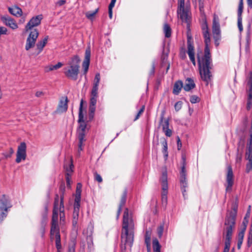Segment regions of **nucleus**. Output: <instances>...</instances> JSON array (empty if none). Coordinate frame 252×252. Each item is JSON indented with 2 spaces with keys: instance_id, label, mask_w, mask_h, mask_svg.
Masks as SVG:
<instances>
[{
  "instance_id": "nucleus-1",
  "label": "nucleus",
  "mask_w": 252,
  "mask_h": 252,
  "mask_svg": "<svg viewBox=\"0 0 252 252\" xmlns=\"http://www.w3.org/2000/svg\"><path fill=\"white\" fill-rule=\"evenodd\" d=\"M202 30L205 44L204 55L201 57L199 55L197 54V58L201 78L205 82L206 85H208L211 81L212 78L211 70L212 68L213 64L209 49V45L211 41L210 33L206 22L202 26Z\"/></svg>"
},
{
  "instance_id": "nucleus-2",
  "label": "nucleus",
  "mask_w": 252,
  "mask_h": 252,
  "mask_svg": "<svg viewBox=\"0 0 252 252\" xmlns=\"http://www.w3.org/2000/svg\"><path fill=\"white\" fill-rule=\"evenodd\" d=\"M135 224L131 213L127 208H125L121 230V252H126V245L132 247L134 240Z\"/></svg>"
},
{
  "instance_id": "nucleus-3",
  "label": "nucleus",
  "mask_w": 252,
  "mask_h": 252,
  "mask_svg": "<svg viewBox=\"0 0 252 252\" xmlns=\"http://www.w3.org/2000/svg\"><path fill=\"white\" fill-rule=\"evenodd\" d=\"M80 59L78 55H75L71 57L67 63L68 67L64 68V73L65 75L73 80H76L79 72V63Z\"/></svg>"
},
{
  "instance_id": "nucleus-4",
  "label": "nucleus",
  "mask_w": 252,
  "mask_h": 252,
  "mask_svg": "<svg viewBox=\"0 0 252 252\" xmlns=\"http://www.w3.org/2000/svg\"><path fill=\"white\" fill-rule=\"evenodd\" d=\"M83 100L81 101L79 110V119L78 122L80 124L79 128L77 130L78 138L79 140L78 151L82 150V146L83 142L85 141V130L86 128V125L84 122V116L83 114Z\"/></svg>"
},
{
  "instance_id": "nucleus-5",
  "label": "nucleus",
  "mask_w": 252,
  "mask_h": 252,
  "mask_svg": "<svg viewBox=\"0 0 252 252\" xmlns=\"http://www.w3.org/2000/svg\"><path fill=\"white\" fill-rule=\"evenodd\" d=\"M234 217L230 216L227 218L224 221V233H225V249L229 250L230 247V241L233 232V229L234 228Z\"/></svg>"
},
{
  "instance_id": "nucleus-6",
  "label": "nucleus",
  "mask_w": 252,
  "mask_h": 252,
  "mask_svg": "<svg viewBox=\"0 0 252 252\" xmlns=\"http://www.w3.org/2000/svg\"><path fill=\"white\" fill-rule=\"evenodd\" d=\"M182 166L181 171L180 173V181L181 184V189L183 195V196L185 198L186 194V188H188V183L187 180V171L186 169V157L184 156H182Z\"/></svg>"
},
{
  "instance_id": "nucleus-7",
  "label": "nucleus",
  "mask_w": 252,
  "mask_h": 252,
  "mask_svg": "<svg viewBox=\"0 0 252 252\" xmlns=\"http://www.w3.org/2000/svg\"><path fill=\"white\" fill-rule=\"evenodd\" d=\"M162 187L161 202L163 206L166 207L167 204L168 183L166 171L163 172L160 178Z\"/></svg>"
},
{
  "instance_id": "nucleus-8",
  "label": "nucleus",
  "mask_w": 252,
  "mask_h": 252,
  "mask_svg": "<svg viewBox=\"0 0 252 252\" xmlns=\"http://www.w3.org/2000/svg\"><path fill=\"white\" fill-rule=\"evenodd\" d=\"M177 12L182 21L189 24V11L185 8V0H178Z\"/></svg>"
},
{
  "instance_id": "nucleus-9",
  "label": "nucleus",
  "mask_w": 252,
  "mask_h": 252,
  "mask_svg": "<svg viewBox=\"0 0 252 252\" xmlns=\"http://www.w3.org/2000/svg\"><path fill=\"white\" fill-rule=\"evenodd\" d=\"M38 35L39 32L36 29H34L31 32L26 40L25 49L27 51L34 46Z\"/></svg>"
},
{
  "instance_id": "nucleus-10",
  "label": "nucleus",
  "mask_w": 252,
  "mask_h": 252,
  "mask_svg": "<svg viewBox=\"0 0 252 252\" xmlns=\"http://www.w3.org/2000/svg\"><path fill=\"white\" fill-rule=\"evenodd\" d=\"M27 146L25 142H21L18 147L15 161L19 163L22 160H25L27 157Z\"/></svg>"
},
{
  "instance_id": "nucleus-11",
  "label": "nucleus",
  "mask_w": 252,
  "mask_h": 252,
  "mask_svg": "<svg viewBox=\"0 0 252 252\" xmlns=\"http://www.w3.org/2000/svg\"><path fill=\"white\" fill-rule=\"evenodd\" d=\"M247 148L246 158L248 162L246 164V172L249 173L252 171V141H248Z\"/></svg>"
},
{
  "instance_id": "nucleus-12",
  "label": "nucleus",
  "mask_w": 252,
  "mask_h": 252,
  "mask_svg": "<svg viewBox=\"0 0 252 252\" xmlns=\"http://www.w3.org/2000/svg\"><path fill=\"white\" fill-rule=\"evenodd\" d=\"M212 31L215 44L218 46L219 45L218 41L220 39L221 36L220 24L219 21L217 20L216 17H214L213 19Z\"/></svg>"
},
{
  "instance_id": "nucleus-13",
  "label": "nucleus",
  "mask_w": 252,
  "mask_h": 252,
  "mask_svg": "<svg viewBox=\"0 0 252 252\" xmlns=\"http://www.w3.org/2000/svg\"><path fill=\"white\" fill-rule=\"evenodd\" d=\"M58 215L52 214L51 220V227L50 230V234L51 236L60 234V228L58 224Z\"/></svg>"
},
{
  "instance_id": "nucleus-14",
  "label": "nucleus",
  "mask_w": 252,
  "mask_h": 252,
  "mask_svg": "<svg viewBox=\"0 0 252 252\" xmlns=\"http://www.w3.org/2000/svg\"><path fill=\"white\" fill-rule=\"evenodd\" d=\"M188 51L187 53L189 55V59L194 66L196 65V62L194 56V48L193 46V41L191 38L188 37L187 40Z\"/></svg>"
},
{
  "instance_id": "nucleus-15",
  "label": "nucleus",
  "mask_w": 252,
  "mask_h": 252,
  "mask_svg": "<svg viewBox=\"0 0 252 252\" xmlns=\"http://www.w3.org/2000/svg\"><path fill=\"white\" fill-rule=\"evenodd\" d=\"M227 186L226 190H230L234 183V175L233 173L232 168L230 165L227 167V173L226 175Z\"/></svg>"
},
{
  "instance_id": "nucleus-16",
  "label": "nucleus",
  "mask_w": 252,
  "mask_h": 252,
  "mask_svg": "<svg viewBox=\"0 0 252 252\" xmlns=\"http://www.w3.org/2000/svg\"><path fill=\"white\" fill-rule=\"evenodd\" d=\"M42 19V15H39L35 17H32L27 24L25 29L27 31L31 30L34 27L38 26Z\"/></svg>"
},
{
  "instance_id": "nucleus-17",
  "label": "nucleus",
  "mask_w": 252,
  "mask_h": 252,
  "mask_svg": "<svg viewBox=\"0 0 252 252\" xmlns=\"http://www.w3.org/2000/svg\"><path fill=\"white\" fill-rule=\"evenodd\" d=\"M243 0H240L237 11V24L239 30L240 32H241L243 30L242 25V13L243 11Z\"/></svg>"
},
{
  "instance_id": "nucleus-18",
  "label": "nucleus",
  "mask_w": 252,
  "mask_h": 252,
  "mask_svg": "<svg viewBox=\"0 0 252 252\" xmlns=\"http://www.w3.org/2000/svg\"><path fill=\"white\" fill-rule=\"evenodd\" d=\"M91 58V48L88 46L86 51L85 54V58L82 63V67L84 69V73L86 74L88 69L90 63Z\"/></svg>"
},
{
  "instance_id": "nucleus-19",
  "label": "nucleus",
  "mask_w": 252,
  "mask_h": 252,
  "mask_svg": "<svg viewBox=\"0 0 252 252\" xmlns=\"http://www.w3.org/2000/svg\"><path fill=\"white\" fill-rule=\"evenodd\" d=\"M1 20L6 26H9L12 29L15 30L18 28V25L16 23L15 21L9 16H1Z\"/></svg>"
},
{
  "instance_id": "nucleus-20",
  "label": "nucleus",
  "mask_w": 252,
  "mask_h": 252,
  "mask_svg": "<svg viewBox=\"0 0 252 252\" xmlns=\"http://www.w3.org/2000/svg\"><path fill=\"white\" fill-rule=\"evenodd\" d=\"M12 207L9 197L3 194L0 198V208L10 209Z\"/></svg>"
},
{
  "instance_id": "nucleus-21",
  "label": "nucleus",
  "mask_w": 252,
  "mask_h": 252,
  "mask_svg": "<svg viewBox=\"0 0 252 252\" xmlns=\"http://www.w3.org/2000/svg\"><path fill=\"white\" fill-rule=\"evenodd\" d=\"M67 97L61 99L57 109V113H62L66 112L67 109Z\"/></svg>"
},
{
  "instance_id": "nucleus-22",
  "label": "nucleus",
  "mask_w": 252,
  "mask_h": 252,
  "mask_svg": "<svg viewBox=\"0 0 252 252\" xmlns=\"http://www.w3.org/2000/svg\"><path fill=\"white\" fill-rule=\"evenodd\" d=\"M126 196H127V190L126 189H125L123 191V194L121 196L120 202L119 205L118 210L117 211V214L116 218L117 219H118L119 218V216L121 214V211L122 207L125 205L126 202Z\"/></svg>"
},
{
  "instance_id": "nucleus-23",
  "label": "nucleus",
  "mask_w": 252,
  "mask_h": 252,
  "mask_svg": "<svg viewBox=\"0 0 252 252\" xmlns=\"http://www.w3.org/2000/svg\"><path fill=\"white\" fill-rule=\"evenodd\" d=\"M195 87V84L193 79L188 78L186 79L183 88L186 91H189Z\"/></svg>"
},
{
  "instance_id": "nucleus-24",
  "label": "nucleus",
  "mask_w": 252,
  "mask_h": 252,
  "mask_svg": "<svg viewBox=\"0 0 252 252\" xmlns=\"http://www.w3.org/2000/svg\"><path fill=\"white\" fill-rule=\"evenodd\" d=\"M48 39V36H46L43 39L39 40L36 44L37 54H39L43 50V48L46 45Z\"/></svg>"
},
{
  "instance_id": "nucleus-25",
  "label": "nucleus",
  "mask_w": 252,
  "mask_h": 252,
  "mask_svg": "<svg viewBox=\"0 0 252 252\" xmlns=\"http://www.w3.org/2000/svg\"><path fill=\"white\" fill-rule=\"evenodd\" d=\"M8 11L10 14L17 17L21 16L23 13L22 9L17 6L9 7Z\"/></svg>"
},
{
  "instance_id": "nucleus-26",
  "label": "nucleus",
  "mask_w": 252,
  "mask_h": 252,
  "mask_svg": "<svg viewBox=\"0 0 252 252\" xmlns=\"http://www.w3.org/2000/svg\"><path fill=\"white\" fill-rule=\"evenodd\" d=\"M183 88V84L182 81L180 80L176 81L173 86V93L176 95L178 94Z\"/></svg>"
},
{
  "instance_id": "nucleus-27",
  "label": "nucleus",
  "mask_w": 252,
  "mask_h": 252,
  "mask_svg": "<svg viewBox=\"0 0 252 252\" xmlns=\"http://www.w3.org/2000/svg\"><path fill=\"white\" fill-rule=\"evenodd\" d=\"M100 80V76L99 73L96 74L94 80L93 86L92 91L98 92Z\"/></svg>"
},
{
  "instance_id": "nucleus-28",
  "label": "nucleus",
  "mask_w": 252,
  "mask_h": 252,
  "mask_svg": "<svg viewBox=\"0 0 252 252\" xmlns=\"http://www.w3.org/2000/svg\"><path fill=\"white\" fill-rule=\"evenodd\" d=\"M80 207L74 206V210L73 213V224L75 225L77 223L79 217Z\"/></svg>"
},
{
  "instance_id": "nucleus-29",
  "label": "nucleus",
  "mask_w": 252,
  "mask_h": 252,
  "mask_svg": "<svg viewBox=\"0 0 252 252\" xmlns=\"http://www.w3.org/2000/svg\"><path fill=\"white\" fill-rule=\"evenodd\" d=\"M161 144L163 146L162 153L163 154L164 159L166 160L168 157L167 141L164 138H163Z\"/></svg>"
},
{
  "instance_id": "nucleus-30",
  "label": "nucleus",
  "mask_w": 252,
  "mask_h": 252,
  "mask_svg": "<svg viewBox=\"0 0 252 252\" xmlns=\"http://www.w3.org/2000/svg\"><path fill=\"white\" fill-rule=\"evenodd\" d=\"M145 243L146 245L147 249L148 250L150 249L151 245V232L146 230L145 235Z\"/></svg>"
},
{
  "instance_id": "nucleus-31",
  "label": "nucleus",
  "mask_w": 252,
  "mask_h": 252,
  "mask_svg": "<svg viewBox=\"0 0 252 252\" xmlns=\"http://www.w3.org/2000/svg\"><path fill=\"white\" fill-rule=\"evenodd\" d=\"M98 97V92L91 91L90 104L96 105Z\"/></svg>"
},
{
  "instance_id": "nucleus-32",
  "label": "nucleus",
  "mask_w": 252,
  "mask_h": 252,
  "mask_svg": "<svg viewBox=\"0 0 252 252\" xmlns=\"http://www.w3.org/2000/svg\"><path fill=\"white\" fill-rule=\"evenodd\" d=\"M59 204V197L58 194H56V197L55 198L54 203L53 214L58 215Z\"/></svg>"
},
{
  "instance_id": "nucleus-33",
  "label": "nucleus",
  "mask_w": 252,
  "mask_h": 252,
  "mask_svg": "<svg viewBox=\"0 0 252 252\" xmlns=\"http://www.w3.org/2000/svg\"><path fill=\"white\" fill-rule=\"evenodd\" d=\"M164 112L160 116V122L162 126V130L169 127V121L168 120H164Z\"/></svg>"
},
{
  "instance_id": "nucleus-34",
  "label": "nucleus",
  "mask_w": 252,
  "mask_h": 252,
  "mask_svg": "<svg viewBox=\"0 0 252 252\" xmlns=\"http://www.w3.org/2000/svg\"><path fill=\"white\" fill-rule=\"evenodd\" d=\"M63 65V64L62 63L59 62L56 65H49V66L46 67L45 71L46 72H49V71H52L54 70H57V69L61 68Z\"/></svg>"
},
{
  "instance_id": "nucleus-35",
  "label": "nucleus",
  "mask_w": 252,
  "mask_h": 252,
  "mask_svg": "<svg viewBox=\"0 0 252 252\" xmlns=\"http://www.w3.org/2000/svg\"><path fill=\"white\" fill-rule=\"evenodd\" d=\"M153 248L154 252H160L161 246L157 238L153 240Z\"/></svg>"
},
{
  "instance_id": "nucleus-36",
  "label": "nucleus",
  "mask_w": 252,
  "mask_h": 252,
  "mask_svg": "<svg viewBox=\"0 0 252 252\" xmlns=\"http://www.w3.org/2000/svg\"><path fill=\"white\" fill-rule=\"evenodd\" d=\"M163 32L165 34V36L169 38L171 35V29L170 26L167 23H165L163 26Z\"/></svg>"
},
{
  "instance_id": "nucleus-37",
  "label": "nucleus",
  "mask_w": 252,
  "mask_h": 252,
  "mask_svg": "<svg viewBox=\"0 0 252 252\" xmlns=\"http://www.w3.org/2000/svg\"><path fill=\"white\" fill-rule=\"evenodd\" d=\"M10 209L1 208H0V220L3 221V220L7 216L8 213Z\"/></svg>"
},
{
  "instance_id": "nucleus-38",
  "label": "nucleus",
  "mask_w": 252,
  "mask_h": 252,
  "mask_svg": "<svg viewBox=\"0 0 252 252\" xmlns=\"http://www.w3.org/2000/svg\"><path fill=\"white\" fill-rule=\"evenodd\" d=\"M236 215H237V207H236V208L234 207L233 211H230L227 213L226 217H225V221L226 220L227 218H229V217H230L231 216L233 217H234L233 219H234V226H235Z\"/></svg>"
},
{
  "instance_id": "nucleus-39",
  "label": "nucleus",
  "mask_w": 252,
  "mask_h": 252,
  "mask_svg": "<svg viewBox=\"0 0 252 252\" xmlns=\"http://www.w3.org/2000/svg\"><path fill=\"white\" fill-rule=\"evenodd\" d=\"M244 235V231L242 230L238 234V241L237 244L238 248L239 249L241 248V246L243 242V240Z\"/></svg>"
},
{
  "instance_id": "nucleus-40",
  "label": "nucleus",
  "mask_w": 252,
  "mask_h": 252,
  "mask_svg": "<svg viewBox=\"0 0 252 252\" xmlns=\"http://www.w3.org/2000/svg\"><path fill=\"white\" fill-rule=\"evenodd\" d=\"M98 9H95L94 11H88L86 13V16L89 19H92L98 12Z\"/></svg>"
},
{
  "instance_id": "nucleus-41",
  "label": "nucleus",
  "mask_w": 252,
  "mask_h": 252,
  "mask_svg": "<svg viewBox=\"0 0 252 252\" xmlns=\"http://www.w3.org/2000/svg\"><path fill=\"white\" fill-rule=\"evenodd\" d=\"M80 200H81V194H76L75 200H74V206H77V207H80Z\"/></svg>"
},
{
  "instance_id": "nucleus-42",
  "label": "nucleus",
  "mask_w": 252,
  "mask_h": 252,
  "mask_svg": "<svg viewBox=\"0 0 252 252\" xmlns=\"http://www.w3.org/2000/svg\"><path fill=\"white\" fill-rule=\"evenodd\" d=\"M56 239V247L57 249H61L62 246L61 243V236L60 234H58L55 236Z\"/></svg>"
},
{
  "instance_id": "nucleus-43",
  "label": "nucleus",
  "mask_w": 252,
  "mask_h": 252,
  "mask_svg": "<svg viewBox=\"0 0 252 252\" xmlns=\"http://www.w3.org/2000/svg\"><path fill=\"white\" fill-rule=\"evenodd\" d=\"M164 227V223H162L157 228L158 235L159 238H161L163 235Z\"/></svg>"
},
{
  "instance_id": "nucleus-44",
  "label": "nucleus",
  "mask_w": 252,
  "mask_h": 252,
  "mask_svg": "<svg viewBox=\"0 0 252 252\" xmlns=\"http://www.w3.org/2000/svg\"><path fill=\"white\" fill-rule=\"evenodd\" d=\"M64 204H63V194L61 196V200L60 203V207H59V211L60 212L64 211Z\"/></svg>"
},
{
  "instance_id": "nucleus-45",
  "label": "nucleus",
  "mask_w": 252,
  "mask_h": 252,
  "mask_svg": "<svg viewBox=\"0 0 252 252\" xmlns=\"http://www.w3.org/2000/svg\"><path fill=\"white\" fill-rule=\"evenodd\" d=\"M65 179L66 181L67 187L68 188H70V185L72 183L71 181V176H70L69 174H65Z\"/></svg>"
},
{
  "instance_id": "nucleus-46",
  "label": "nucleus",
  "mask_w": 252,
  "mask_h": 252,
  "mask_svg": "<svg viewBox=\"0 0 252 252\" xmlns=\"http://www.w3.org/2000/svg\"><path fill=\"white\" fill-rule=\"evenodd\" d=\"M199 98L196 95H192L190 96V101L191 103H195L199 102Z\"/></svg>"
},
{
  "instance_id": "nucleus-47",
  "label": "nucleus",
  "mask_w": 252,
  "mask_h": 252,
  "mask_svg": "<svg viewBox=\"0 0 252 252\" xmlns=\"http://www.w3.org/2000/svg\"><path fill=\"white\" fill-rule=\"evenodd\" d=\"M94 179L95 181L98 183H101L102 182V178L101 176L98 174L96 172L94 173Z\"/></svg>"
},
{
  "instance_id": "nucleus-48",
  "label": "nucleus",
  "mask_w": 252,
  "mask_h": 252,
  "mask_svg": "<svg viewBox=\"0 0 252 252\" xmlns=\"http://www.w3.org/2000/svg\"><path fill=\"white\" fill-rule=\"evenodd\" d=\"M180 57L182 60H184L186 58V50L184 47H182L180 49Z\"/></svg>"
},
{
  "instance_id": "nucleus-49",
  "label": "nucleus",
  "mask_w": 252,
  "mask_h": 252,
  "mask_svg": "<svg viewBox=\"0 0 252 252\" xmlns=\"http://www.w3.org/2000/svg\"><path fill=\"white\" fill-rule=\"evenodd\" d=\"M183 102L181 101L177 102L174 105L175 109L176 111H179L182 107Z\"/></svg>"
},
{
  "instance_id": "nucleus-50",
  "label": "nucleus",
  "mask_w": 252,
  "mask_h": 252,
  "mask_svg": "<svg viewBox=\"0 0 252 252\" xmlns=\"http://www.w3.org/2000/svg\"><path fill=\"white\" fill-rule=\"evenodd\" d=\"M73 165L72 164H71L68 167L66 168V173L65 174H69L70 176H71L72 173L73 172Z\"/></svg>"
},
{
  "instance_id": "nucleus-51",
  "label": "nucleus",
  "mask_w": 252,
  "mask_h": 252,
  "mask_svg": "<svg viewBox=\"0 0 252 252\" xmlns=\"http://www.w3.org/2000/svg\"><path fill=\"white\" fill-rule=\"evenodd\" d=\"M144 109H145V106H143L140 109V110L139 111V112H138L137 114L136 115L135 119H134V121H136L137 120L139 117H140V116L142 114V113L143 112L144 110Z\"/></svg>"
},
{
  "instance_id": "nucleus-52",
  "label": "nucleus",
  "mask_w": 252,
  "mask_h": 252,
  "mask_svg": "<svg viewBox=\"0 0 252 252\" xmlns=\"http://www.w3.org/2000/svg\"><path fill=\"white\" fill-rule=\"evenodd\" d=\"M163 131L167 136L170 137L172 135V131L169 128V127L163 130Z\"/></svg>"
},
{
  "instance_id": "nucleus-53",
  "label": "nucleus",
  "mask_w": 252,
  "mask_h": 252,
  "mask_svg": "<svg viewBox=\"0 0 252 252\" xmlns=\"http://www.w3.org/2000/svg\"><path fill=\"white\" fill-rule=\"evenodd\" d=\"M252 243V230L250 231L248 238V244L250 246Z\"/></svg>"
},
{
  "instance_id": "nucleus-54",
  "label": "nucleus",
  "mask_w": 252,
  "mask_h": 252,
  "mask_svg": "<svg viewBox=\"0 0 252 252\" xmlns=\"http://www.w3.org/2000/svg\"><path fill=\"white\" fill-rule=\"evenodd\" d=\"M247 85L248 86H252V72L250 73Z\"/></svg>"
},
{
  "instance_id": "nucleus-55",
  "label": "nucleus",
  "mask_w": 252,
  "mask_h": 252,
  "mask_svg": "<svg viewBox=\"0 0 252 252\" xmlns=\"http://www.w3.org/2000/svg\"><path fill=\"white\" fill-rule=\"evenodd\" d=\"M95 110V105L90 104L89 106V112L94 113Z\"/></svg>"
},
{
  "instance_id": "nucleus-56",
  "label": "nucleus",
  "mask_w": 252,
  "mask_h": 252,
  "mask_svg": "<svg viewBox=\"0 0 252 252\" xmlns=\"http://www.w3.org/2000/svg\"><path fill=\"white\" fill-rule=\"evenodd\" d=\"M81 187L82 185L80 183H78L77 185V188H76V194H81Z\"/></svg>"
},
{
  "instance_id": "nucleus-57",
  "label": "nucleus",
  "mask_w": 252,
  "mask_h": 252,
  "mask_svg": "<svg viewBox=\"0 0 252 252\" xmlns=\"http://www.w3.org/2000/svg\"><path fill=\"white\" fill-rule=\"evenodd\" d=\"M60 221H64V220H65V215H64V211H63V212H60Z\"/></svg>"
},
{
  "instance_id": "nucleus-58",
  "label": "nucleus",
  "mask_w": 252,
  "mask_h": 252,
  "mask_svg": "<svg viewBox=\"0 0 252 252\" xmlns=\"http://www.w3.org/2000/svg\"><path fill=\"white\" fill-rule=\"evenodd\" d=\"M177 147L179 150H180L182 147V143L178 136L177 137Z\"/></svg>"
},
{
  "instance_id": "nucleus-59",
  "label": "nucleus",
  "mask_w": 252,
  "mask_h": 252,
  "mask_svg": "<svg viewBox=\"0 0 252 252\" xmlns=\"http://www.w3.org/2000/svg\"><path fill=\"white\" fill-rule=\"evenodd\" d=\"M43 94H44V93L41 91H37L35 93V96L37 97H41V96H43Z\"/></svg>"
},
{
  "instance_id": "nucleus-60",
  "label": "nucleus",
  "mask_w": 252,
  "mask_h": 252,
  "mask_svg": "<svg viewBox=\"0 0 252 252\" xmlns=\"http://www.w3.org/2000/svg\"><path fill=\"white\" fill-rule=\"evenodd\" d=\"M155 64H154V63H153L152 64V68H151V71H150V75H154V74L155 73Z\"/></svg>"
},
{
  "instance_id": "nucleus-61",
  "label": "nucleus",
  "mask_w": 252,
  "mask_h": 252,
  "mask_svg": "<svg viewBox=\"0 0 252 252\" xmlns=\"http://www.w3.org/2000/svg\"><path fill=\"white\" fill-rule=\"evenodd\" d=\"M65 3V0H60L57 2V4L59 6H62V5H63Z\"/></svg>"
},
{
  "instance_id": "nucleus-62",
  "label": "nucleus",
  "mask_w": 252,
  "mask_h": 252,
  "mask_svg": "<svg viewBox=\"0 0 252 252\" xmlns=\"http://www.w3.org/2000/svg\"><path fill=\"white\" fill-rule=\"evenodd\" d=\"M68 252H75V247L74 245L69 247Z\"/></svg>"
},
{
  "instance_id": "nucleus-63",
  "label": "nucleus",
  "mask_w": 252,
  "mask_h": 252,
  "mask_svg": "<svg viewBox=\"0 0 252 252\" xmlns=\"http://www.w3.org/2000/svg\"><path fill=\"white\" fill-rule=\"evenodd\" d=\"M248 6L249 8H252V0H247Z\"/></svg>"
},
{
  "instance_id": "nucleus-64",
  "label": "nucleus",
  "mask_w": 252,
  "mask_h": 252,
  "mask_svg": "<svg viewBox=\"0 0 252 252\" xmlns=\"http://www.w3.org/2000/svg\"><path fill=\"white\" fill-rule=\"evenodd\" d=\"M252 100H248L247 106L248 109H250L251 108V106L252 105Z\"/></svg>"
}]
</instances>
